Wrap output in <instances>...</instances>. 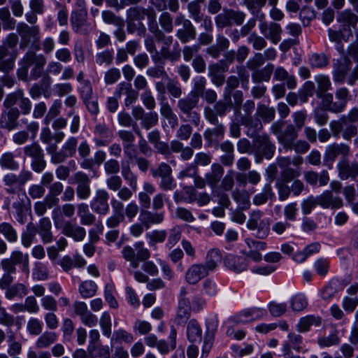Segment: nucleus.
I'll return each mask as SVG.
<instances>
[{
  "mask_svg": "<svg viewBox=\"0 0 358 358\" xmlns=\"http://www.w3.org/2000/svg\"><path fill=\"white\" fill-rule=\"evenodd\" d=\"M27 329L30 335L38 336L43 331V323L38 318L31 317L27 322Z\"/></svg>",
  "mask_w": 358,
  "mask_h": 358,
  "instance_id": "603ef678",
  "label": "nucleus"
},
{
  "mask_svg": "<svg viewBox=\"0 0 358 358\" xmlns=\"http://www.w3.org/2000/svg\"><path fill=\"white\" fill-rule=\"evenodd\" d=\"M351 99V94L348 88L345 87L338 88L335 96L331 93L324 96L322 103L324 107L329 111L339 113L344 110L348 102Z\"/></svg>",
  "mask_w": 358,
  "mask_h": 358,
  "instance_id": "20e7f679",
  "label": "nucleus"
},
{
  "mask_svg": "<svg viewBox=\"0 0 358 358\" xmlns=\"http://www.w3.org/2000/svg\"><path fill=\"white\" fill-rule=\"evenodd\" d=\"M135 251V248L127 245L123 248L122 254L123 257L130 262L131 266L133 268H136L138 267V259H136Z\"/></svg>",
  "mask_w": 358,
  "mask_h": 358,
  "instance_id": "680f3d73",
  "label": "nucleus"
},
{
  "mask_svg": "<svg viewBox=\"0 0 358 358\" xmlns=\"http://www.w3.org/2000/svg\"><path fill=\"white\" fill-rule=\"evenodd\" d=\"M51 229L52 224L49 218L43 217L40 220L37 232L40 234L43 243H49L53 241Z\"/></svg>",
  "mask_w": 358,
  "mask_h": 358,
  "instance_id": "c85d7f7f",
  "label": "nucleus"
},
{
  "mask_svg": "<svg viewBox=\"0 0 358 358\" xmlns=\"http://www.w3.org/2000/svg\"><path fill=\"white\" fill-rule=\"evenodd\" d=\"M159 22L161 27L164 31L167 33H171L173 31V18L169 13L163 12L159 16Z\"/></svg>",
  "mask_w": 358,
  "mask_h": 358,
  "instance_id": "4d7b16f0",
  "label": "nucleus"
},
{
  "mask_svg": "<svg viewBox=\"0 0 358 358\" xmlns=\"http://www.w3.org/2000/svg\"><path fill=\"white\" fill-rule=\"evenodd\" d=\"M150 171L154 178H162L172 174L171 167L165 162L160 163L156 169H151Z\"/></svg>",
  "mask_w": 358,
  "mask_h": 358,
  "instance_id": "69168bd1",
  "label": "nucleus"
},
{
  "mask_svg": "<svg viewBox=\"0 0 358 358\" xmlns=\"http://www.w3.org/2000/svg\"><path fill=\"white\" fill-rule=\"evenodd\" d=\"M339 177L342 180H347L349 178H355V169L353 163L350 164L346 159H342L337 165Z\"/></svg>",
  "mask_w": 358,
  "mask_h": 358,
  "instance_id": "58836bf2",
  "label": "nucleus"
},
{
  "mask_svg": "<svg viewBox=\"0 0 358 358\" xmlns=\"http://www.w3.org/2000/svg\"><path fill=\"white\" fill-rule=\"evenodd\" d=\"M37 229L33 222H29L27 225L26 231L22 235V245L29 248L35 239Z\"/></svg>",
  "mask_w": 358,
  "mask_h": 358,
  "instance_id": "de8ad7c7",
  "label": "nucleus"
},
{
  "mask_svg": "<svg viewBox=\"0 0 358 358\" xmlns=\"http://www.w3.org/2000/svg\"><path fill=\"white\" fill-rule=\"evenodd\" d=\"M266 38L259 36L257 34L252 33L248 38V43H251L253 48L257 50H261L266 48L267 43L265 39Z\"/></svg>",
  "mask_w": 358,
  "mask_h": 358,
  "instance_id": "0e129e2a",
  "label": "nucleus"
},
{
  "mask_svg": "<svg viewBox=\"0 0 358 358\" xmlns=\"http://www.w3.org/2000/svg\"><path fill=\"white\" fill-rule=\"evenodd\" d=\"M275 145L271 142L266 135L257 136L253 142V151L256 162H260L263 157L270 159L274 155Z\"/></svg>",
  "mask_w": 358,
  "mask_h": 358,
  "instance_id": "423d86ee",
  "label": "nucleus"
},
{
  "mask_svg": "<svg viewBox=\"0 0 358 358\" xmlns=\"http://www.w3.org/2000/svg\"><path fill=\"white\" fill-rule=\"evenodd\" d=\"M266 249V243L264 241H256L251 238L245 240V246L241 253L255 262H259L262 259L261 251Z\"/></svg>",
  "mask_w": 358,
  "mask_h": 358,
  "instance_id": "1a4fd4ad",
  "label": "nucleus"
},
{
  "mask_svg": "<svg viewBox=\"0 0 358 358\" xmlns=\"http://www.w3.org/2000/svg\"><path fill=\"white\" fill-rule=\"evenodd\" d=\"M99 325L103 334L109 338L112 333V320L108 312L105 311L102 313L99 319Z\"/></svg>",
  "mask_w": 358,
  "mask_h": 358,
  "instance_id": "09e8293b",
  "label": "nucleus"
},
{
  "mask_svg": "<svg viewBox=\"0 0 358 358\" xmlns=\"http://www.w3.org/2000/svg\"><path fill=\"white\" fill-rule=\"evenodd\" d=\"M226 266L236 273L245 271L248 267V262L245 257L228 255L224 259Z\"/></svg>",
  "mask_w": 358,
  "mask_h": 358,
  "instance_id": "bb28decb",
  "label": "nucleus"
},
{
  "mask_svg": "<svg viewBox=\"0 0 358 358\" xmlns=\"http://www.w3.org/2000/svg\"><path fill=\"white\" fill-rule=\"evenodd\" d=\"M98 287L96 284L90 280L83 281L78 287L80 296L84 299H88L94 296L97 292Z\"/></svg>",
  "mask_w": 358,
  "mask_h": 358,
  "instance_id": "c9c22d12",
  "label": "nucleus"
},
{
  "mask_svg": "<svg viewBox=\"0 0 358 358\" xmlns=\"http://www.w3.org/2000/svg\"><path fill=\"white\" fill-rule=\"evenodd\" d=\"M275 113V111L273 108H268L264 105L259 106L257 110V115L266 122H269L274 119Z\"/></svg>",
  "mask_w": 358,
  "mask_h": 358,
  "instance_id": "13d9d810",
  "label": "nucleus"
},
{
  "mask_svg": "<svg viewBox=\"0 0 358 358\" xmlns=\"http://www.w3.org/2000/svg\"><path fill=\"white\" fill-rule=\"evenodd\" d=\"M273 65L268 64L260 70H254L255 71L252 75V79L253 82L258 83L262 81H268L273 71Z\"/></svg>",
  "mask_w": 358,
  "mask_h": 358,
  "instance_id": "a19ab883",
  "label": "nucleus"
},
{
  "mask_svg": "<svg viewBox=\"0 0 358 358\" xmlns=\"http://www.w3.org/2000/svg\"><path fill=\"white\" fill-rule=\"evenodd\" d=\"M57 340V334L54 331H45L36 341L35 345L38 349L48 348Z\"/></svg>",
  "mask_w": 358,
  "mask_h": 358,
  "instance_id": "2f4dec72",
  "label": "nucleus"
},
{
  "mask_svg": "<svg viewBox=\"0 0 358 358\" xmlns=\"http://www.w3.org/2000/svg\"><path fill=\"white\" fill-rule=\"evenodd\" d=\"M148 18V25L150 31L157 37H163V31L159 29L157 22V14L152 8L132 7L127 11V19L141 22L145 17Z\"/></svg>",
  "mask_w": 358,
  "mask_h": 358,
  "instance_id": "7ed1b4c3",
  "label": "nucleus"
},
{
  "mask_svg": "<svg viewBox=\"0 0 358 358\" xmlns=\"http://www.w3.org/2000/svg\"><path fill=\"white\" fill-rule=\"evenodd\" d=\"M350 148L343 143H333L328 145L324 153V159L327 162H334L338 155L343 157V159L349 155Z\"/></svg>",
  "mask_w": 358,
  "mask_h": 358,
  "instance_id": "4be33fe9",
  "label": "nucleus"
},
{
  "mask_svg": "<svg viewBox=\"0 0 358 358\" xmlns=\"http://www.w3.org/2000/svg\"><path fill=\"white\" fill-rule=\"evenodd\" d=\"M198 102V99L185 97L179 99L177 103L180 111L185 114L188 120L196 126H198L200 122V116L199 113L192 110L196 107Z\"/></svg>",
  "mask_w": 358,
  "mask_h": 358,
  "instance_id": "9b49d317",
  "label": "nucleus"
},
{
  "mask_svg": "<svg viewBox=\"0 0 358 358\" xmlns=\"http://www.w3.org/2000/svg\"><path fill=\"white\" fill-rule=\"evenodd\" d=\"M17 31L21 38L20 47L22 49L40 40V29L38 26H29L24 22H20L17 25Z\"/></svg>",
  "mask_w": 358,
  "mask_h": 358,
  "instance_id": "0eeeda50",
  "label": "nucleus"
},
{
  "mask_svg": "<svg viewBox=\"0 0 358 358\" xmlns=\"http://www.w3.org/2000/svg\"><path fill=\"white\" fill-rule=\"evenodd\" d=\"M33 275L38 280H45L48 278L49 271L45 265L38 262L34 268Z\"/></svg>",
  "mask_w": 358,
  "mask_h": 358,
  "instance_id": "774afa93",
  "label": "nucleus"
},
{
  "mask_svg": "<svg viewBox=\"0 0 358 358\" xmlns=\"http://www.w3.org/2000/svg\"><path fill=\"white\" fill-rule=\"evenodd\" d=\"M263 213L260 210H253L247 222V227L250 230L257 229V237L264 238L269 234V222L267 219H261Z\"/></svg>",
  "mask_w": 358,
  "mask_h": 358,
  "instance_id": "6e6552de",
  "label": "nucleus"
},
{
  "mask_svg": "<svg viewBox=\"0 0 358 358\" xmlns=\"http://www.w3.org/2000/svg\"><path fill=\"white\" fill-rule=\"evenodd\" d=\"M0 166L2 168L12 171L17 170L19 168V164L15 159L14 154L10 152H5L1 156Z\"/></svg>",
  "mask_w": 358,
  "mask_h": 358,
  "instance_id": "49530a36",
  "label": "nucleus"
},
{
  "mask_svg": "<svg viewBox=\"0 0 358 358\" xmlns=\"http://www.w3.org/2000/svg\"><path fill=\"white\" fill-rule=\"evenodd\" d=\"M224 173V169L218 164H214L211 166V172L206 175L207 182L215 186L222 178Z\"/></svg>",
  "mask_w": 358,
  "mask_h": 358,
  "instance_id": "a18cd8bd",
  "label": "nucleus"
},
{
  "mask_svg": "<svg viewBox=\"0 0 358 358\" xmlns=\"http://www.w3.org/2000/svg\"><path fill=\"white\" fill-rule=\"evenodd\" d=\"M47 62L46 57L42 54H36L32 50L27 52L20 59V66L17 71V76L20 80H26L28 77L29 69L33 66L31 70V77L36 80L42 75L43 68Z\"/></svg>",
  "mask_w": 358,
  "mask_h": 358,
  "instance_id": "f257e3e1",
  "label": "nucleus"
},
{
  "mask_svg": "<svg viewBox=\"0 0 358 358\" xmlns=\"http://www.w3.org/2000/svg\"><path fill=\"white\" fill-rule=\"evenodd\" d=\"M187 336L189 342L196 343L200 342L202 338V330L199 322L192 319L187 326Z\"/></svg>",
  "mask_w": 358,
  "mask_h": 358,
  "instance_id": "c756f323",
  "label": "nucleus"
},
{
  "mask_svg": "<svg viewBox=\"0 0 358 358\" xmlns=\"http://www.w3.org/2000/svg\"><path fill=\"white\" fill-rule=\"evenodd\" d=\"M208 275V271H206L203 264H194L187 269L185 279L189 285H196Z\"/></svg>",
  "mask_w": 358,
  "mask_h": 358,
  "instance_id": "f3484780",
  "label": "nucleus"
},
{
  "mask_svg": "<svg viewBox=\"0 0 358 358\" xmlns=\"http://www.w3.org/2000/svg\"><path fill=\"white\" fill-rule=\"evenodd\" d=\"M112 341L120 343L124 341L126 343H131L134 341L133 335L124 329H118L114 331Z\"/></svg>",
  "mask_w": 358,
  "mask_h": 358,
  "instance_id": "bf43d9fd",
  "label": "nucleus"
},
{
  "mask_svg": "<svg viewBox=\"0 0 358 358\" xmlns=\"http://www.w3.org/2000/svg\"><path fill=\"white\" fill-rule=\"evenodd\" d=\"M261 34L273 44H277L281 40L282 27L280 24L262 21L259 24Z\"/></svg>",
  "mask_w": 358,
  "mask_h": 358,
  "instance_id": "ddd939ff",
  "label": "nucleus"
},
{
  "mask_svg": "<svg viewBox=\"0 0 358 358\" xmlns=\"http://www.w3.org/2000/svg\"><path fill=\"white\" fill-rule=\"evenodd\" d=\"M10 259L13 261L15 265L18 264H23V270L29 272V257L28 255H24L20 251H15L11 254Z\"/></svg>",
  "mask_w": 358,
  "mask_h": 358,
  "instance_id": "6e6d98bb",
  "label": "nucleus"
},
{
  "mask_svg": "<svg viewBox=\"0 0 358 358\" xmlns=\"http://www.w3.org/2000/svg\"><path fill=\"white\" fill-rule=\"evenodd\" d=\"M0 233L10 242H15L17 238L15 230L9 223L3 222L0 224Z\"/></svg>",
  "mask_w": 358,
  "mask_h": 358,
  "instance_id": "052dcab7",
  "label": "nucleus"
},
{
  "mask_svg": "<svg viewBox=\"0 0 358 358\" xmlns=\"http://www.w3.org/2000/svg\"><path fill=\"white\" fill-rule=\"evenodd\" d=\"M78 145V140L76 137L71 136L62 145L60 150H57L56 144H50L46 148V151L51 157V162L57 164L63 163L68 157L75 155Z\"/></svg>",
  "mask_w": 358,
  "mask_h": 358,
  "instance_id": "39448f33",
  "label": "nucleus"
},
{
  "mask_svg": "<svg viewBox=\"0 0 358 358\" xmlns=\"http://www.w3.org/2000/svg\"><path fill=\"white\" fill-rule=\"evenodd\" d=\"M318 205L324 208H339L343 206V200L339 196H334L331 192L326 191L317 196Z\"/></svg>",
  "mask_w": 358,
  "mask_h": 358,
  "instance_id": "a878e982",
  "label": "nucleus"
},
{
  "mask_svg": "<svg viewBox=\"0 0 358 358\" xmlns=\"http://www.w3.org/2000/svg\"><path fill=\"white\" fill-rule=\"evenodd\" d=\"M74 178L78 184L76 187L77 196L82 200L87 199L91 194L90 178L80 171L77 172L74 175Z\"/></svg>",
  "mask_w": 358,
  "mask_h": 358,
  "instance_id": "a211bd4d",
  "label": "nucleus"
},
{
  "mask_svg": "<svg viewBox=\"0 0 358 358\" xmlns=\"http://www.w3.org/2000/svg\"><path fill=\"white\" fill-rule=\"evenodd\" d=\"M350 66L351 62L346 57H343L334 63L333 78L335 83L341 84L345 82Z\"/></svg>",
  "mask_w": 358,
  "mask_h": 358,
  "instance_id": "6ab92c4d",
  "label": "nucleus"
},
{
  "mask_svg": "<svg viewBox=\"0 0 358 358\" xmlns=\"http://www.w3.org/2000/svg\"><path fill=\"white\" fill-rule=\"evenodd\" d=\"M187 294V289L182 287L180 292L178 312L175 318V322L178 325H184L191 314L192 306Z\"/></svg>",
  "mask_w": 358,
  "mask_h": 358,
  "instance_id": "9d476101",
  "label": "nucleus"
},
{
  "mask_svg": "<svg viewBox=\"0 0 358 358\" xmlns=\"http://www.w3.org/2000/svg\"><path fill=\"white\" fill-rule=\"evenodd\" d=\"M94 133L97 136L94 141L99 146L108 145L113 137V131L104 122L97 124L94 127Z\"/></svg>",
  "mask_w": 358,
  "mask_h": 358,
  "instance_id": "412c9836",
  "label": "nucleus"
},
{
  "mask_svg": "<svg viewBox=\"0 0 358 358\" xmlns=\"http://www.w3.org/2000/svg\"><path fill=\"white\" fill-rule=\"evenodd\" d=\"M185 192L189 194V202L196 201L199 206H205L210 201V196L207 193H201L197 198L195 196L194 190L192 187H185Z\"/></svg>",
  "mask_w": 358,
  "mask_h": 358,
  "instance_id": "3c124183",
  "label": "nucleus"
},
{
  "mask_svg": "<svg viewBox=\"0 0 358 358\" xmlns=\"http://www.w3.org/2000/svg\"><path fill=\"white\" fill-rule=\"evenodd\" d=\"M167 80L166 90L169 94L174 98H180L182 95V90L179 83L170 78H169Z\"/></svg>",
  "mask_w": 358,
  "mask_h": 358,
  "instance_id": "e2e57ef3",
  "label": "nucleus"
},
{
  "mask_svg": "<svg viewBox=\"0 0 358 358\" xmlns=\"http://www.w3.org/2000/svg\"><path fill=\"white\" fill-rule=\"evenodd\" d=\"M115 94L117 97L124 96V104L129 106L132 104L138 98V92L132 88L131 85L128 83H120L116 89Z\"/></svg>",
  "mask_w": 358,
  "mask_h": 358,
  "instance_id": "5701e85b",
  "label": "nucleus"
},
{
  "mask_svg": "<svg viewBox=\"0 0 358 358\" xmlns=\"http://www.w3.org/2000/svg\"><path fill=\"white\" fill-rule=\"evenodd\" d=\"M158 115L156 112H150L145 113L144 117L141 121V125L145 129H149L152 127L155 126L158 123Z\"/></svg>",
  "mask_w": 358,
  "mask_h": 358,
  "instance_id": "338daca9",
  "label": "nucleus"
},
{
  "mask_svg": "<svg viewBox=\"0 0 358 358\" xmlns=\"http://www.w3.org/2000/svg\"><path fill=\"white\" fill-rule=\"evenodd\" d=\"M77 214L80 219L83 225L90 226L94 223L96 217L90 212L88 205L80 203L77 205Z\"/></svg>",
  "mask_w": 358,
  "mask_h": 358,
  "instance_id": "7c9ffc66",
  "label": "nucleus"
},
{
  "mask_svg": "<svg viewBox=\"0 0 358 358\" xmlns=\"http://www.w3.org/2000/svg\"><path fill=\"white\" fill-rule=\"evenodd\" d=\"M232 197L241 206L242 209L249 208L250 206V196L246 192L236 189L232 192Z\"/></svg>",
  "mask_w": 358,
  "mask_h": 358,
  "instance_id": "8fccbe9b",
  "label": "nucleus"
},
{
  "mask_svg": "<svg viewBox=\"0 0 358 358\" xmlns=\"http://www.w3.org/2000/svg\"><path fill=\"white\" fill-rule=\"evenodd\" d=\"M175 24L182 27L177 31L176 36L182 43H186L196 38V30L192 22L182 15L175 19Z\"/></svg>",
  "mask_w": 358,
  "mask_h": 358,
  "instance_id": "f8f14e48",
  "label": "nucleus"
},
{
  "mask_svg": "<svg viewBox=\"0 0 358 358\" xmlns=\"http://www.w3.org/2000/svg\"><path fill=\"white\" fill-rule=\"evenodd\" d=\"M266 315V310L260 308L245 309L229 320L236 324H241L259 320Z\"/></svg>",
  "mask_w": 358,
  "mask_h": 358,
  "instance_id": "4468645a",
  "label": "nucleus"
},
{
  "mask_svg": "<svg viewBox=\"0 0 358 358\" xmlns=\"http://www.w3.org/2000/svg\"><path fill=\"white\" fill-rule=\"evenodd\" d=\"M315 81L317 85V90L316 91L317 96L323 99L327 91L331 88V83L327 76L319 75L315 77Z\"/></svg>",
  "mask_w": 358,
  "mask_h": 358,
  "instance_id": "e433bc0d",
  "label": "nucleus"
},
{
  "mask_svg": "<svg viewBox=\"0 0 358 358\" xmlns=\"http://www.w3.org/2000/svg\"><path fill=\"white\" fill-rule=\"evenodd\" d=\"M321 324V318L314 315H308L300 319L297 324V330L299 332H306L310 329L313 325L316 327L320 326Z\"/></svg>",
  "mask_w": 358,
  "mask_h": 358,
  "instance_id": "4c0bfd02",
  "label": "nucleus"
},
{
  "mask_svg": "<svg viewBox=\"0 0 358 358\" xmlns=\"http://www.w3.org/2000/svg\"><path fill=\"white\" fill-rule=\"evenodd\" d=\"M122 176L134 192H136L138 186V178L131 171L129 164L122 163Z\"/></svg>",
  "mask_w": 358,
  "mask_h": 358,
  "instance_id": "37998d69",
  "label": "nucleus"
},
{
  "mask_svg": "<svg viewBox=\"0 0 358 358\" xmlns=\"http://www.w3.org/2000/svg\"><path fill=\"white\" fill-rule=\"evenodd\" d=\"M222 256L219 250H211L207 255L206 264H203L206 271L209 273L213 271L221 262Z\"/></svg>",
  "mask_w": 358,
  "mask_h": 358,
  "instance_id": "79ce46f5",
  "label": "nucleus"
},
{
  "mask_svg": "<svg viewBox=\"0 0 358 358\" xmlns=\"http://www.w3.org/2000/svg\"><path fill=\"white\" fill-rule=\"evenodd\" d=\"M87 13L73 10L70 20L73 30L76 33L80 32L82 27L87 23Z\"/></svg>",
  "mask_w": 358,
  "mask_h": 358,
  "instance_id": "ea45409f",
  "label": "nucleus"
},
{
  "mask_svg": "<svg viewBox=\"0 0 358 358\" xmlns=\"http://www.w3.org/2000/svg\"><path fill=\"white\" fill-rule=\"evenodd\" d=\"M19 41L17 34H9L0 45V71L8 72L15 66V60L18 56L16 49Z\"/></svg>",
  "mask_w": 358,
  "mask_h": 358,
  "instance_id": "f03ea898",
  "label": "nucleus"
},
{
  "mask_svg": "<svg viewBox=\"0 0 358 358\" xmlns=\"http://www.w3.org/2000/svg\"><path fill=\"white\" fill-rule=\"evenodd\" d=\"M211 162V157L204 152H199L195 155L194 164L188 166L179 173V178L182 179L190 176H195L198 166H207Z\"/></svg>",
  "mask_w": 358,
  "mask_h": 358,
  "instance_id": "dca6fc26",
  "label": "nucleus"
},
{
  "mask_svg": "<svg viewBox=\"0 0 358 358\" xmlns=\"http://www.w3.org/2000/svg\"><path fill=\"white\" fill-rule=\"evenodd\" d=\"M109 194L103 189L96 191L95 195L90 203L92 209L100 215H106L109 211Z\"/></svg>",
  "mask_w": 358,
  "mask_h": 358,
  "instance_id": "2eb2a0df",
  "label": "nucleus"
},
{
  "mask_svg": "<svg viewBox=\"0 0 358 358\" xmlns=\"http://www.w3.org/2000/svg\"><path fill=\"white\" fill-rule=\"evenodd\" d=\"M227 69L228 66L223 61L208 66V76L211 78L212 83L215 85L220 87L224 84L225 76L223 72L227 71Z\"/></svg>",
  "mask_w": 358,
  "mask_h": 358,
  "instance_id": "aec40b11",
  "label": "nucleus"
},
{
  "mask_svg": "<svg viewBox=\"0 0 358 358\" xmlns=\"http://www.w3.org/2000/svg\"><path fill=\"white\" fill-rule=\"evenodd\" d=\"M20 115V110L17 108H11L7 115V119L1 120V127L8 131L15 129L17 126V120Z\"/></svg>",
  "mask_w": 358,
  "mask_h": 358,
  "instance_id": "f704fd0d",
  "label": "nucleus"
},
{
  "mask_svg": "<svg viewBox=\"0 0 358 358\" xmlns=\"http://www.w3.org/2000/svg\"><path fill=\"white\" fill-rule=\"evenodd\" d=\"M28 293L27 287L23 284H16L10 287L6 292V296L10 299L15 296L23 297Z\"/></svg>",
  "mask_w": 358,
  "mask_h": 358,
  "instance_id": "864d4df0",
  "label": "nucleus"
},
{
  "mask_svg": "<svg viewBox=\"0 0 358 358\" xmlns=\"http://www.w3.org/2000/svg\"><path fill=\"white\" fill-rule=\"evenodd\" d=\"M3 182L5 185L8 186L6 191L11 194L15 193L20 185V180L17 176L13 173L6 174L3 177Z\"/></svg>",
  "mask_w": 358,
  "mask_h": 358,
  "instance_id": "5fc2aeb1",
  "label": "nucleus"
},
{
  "mask_svg": "<svg viewBox=\"0 0 358 358\" xmlns=\"http://www.w3.org/2000/svg\"><path fill=\"white\" fill-rule=\"evenodd\" d=\"M164 215L163 213H152L148 210H141L140 220L147 228L151 224H158L163 222Z\"/></svg>",
  "mask_w": 358,
  "mask_h": 358,
  "instance_id": "cd10ccee",
  "label": "nucleus"
},
{
  "mask_svg": "<svg viewBox=\"0 0 358 358\" xmlns=\"http://www.w3.org/2000/svg\"><path fill=\"white\" fill-rule=\"evenodd\" d=\"M298 131L293 124H288L278 134V141L284 148L291 149L293 142L298 138Z\"/></svg>",
  "mask_w": 358,
  "mask_h": 358,
  "instance_id": "b1692460",
  "label": "nucleus"
},
{
  "mask_svg": "<svg viewBox=\"0 0 358 358\" xmlns=\"http://www.w3.org/2000/svg\"><path fill=\"white\" fill-rule=\"evenodd\" d=\"M337 21L344 27H355L358 22V16L352 10L346 9L338 13Z\"/></svg>",
  "mask_w": 358,
  "mask_h": 358,
  "instance_id": "473e14b6",
  "label": "nucleus"
},
{
  "mask_svg": "<svg viewBox=\"0 0 358 358\" xmlns=\"http://www.w3.org/2000/svg\"><path fill=\"white\" fill-rule=\"evenodd\" d=\"M64 189V186L60 182H55L50 187L49 194L45 197V201L48 203V208L56 206L59 203V199L57 197Z\"/></svg>",
  "mask_w": 358,
  "mask_h": 358,
  "instance_id": "72a5a7b5",
  "label": "nucleus"
},
{
  "mask_svg": "<svg viewBox=\"0 0 358 358\" xmlns=\"http://www.w3.org/2000/svg\"><path fill=\"white\" fill-rule=\"evenodd\" d=\"M62 232L65 236L73 238L76 241H83L86 235V231L83 227L76 225L70 221L64 223Z\"/></svg>",
  "mask_w": 358,
  "mask_h": 358,
  "instance_id": "393cba45",
  "label": "nucleus"
},
{
  "mask_svg": "<svg viewBox=\"0 0 358 358\" xmlns=\"http://www.w3.org/2000/svg\"><path fill=\"white\" fill-rule=\"evenodd\" d=\"M87 352L92 357L98 358H110V350L108 345L97 344L95 345L88 346Z\"/></svg>",
  "mask_w": 358,
  "mask_h": 358,
  "instance_id": "c03bdc74",
  "label": "nucleus"
}]
</instances>
